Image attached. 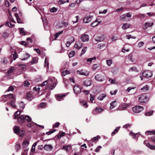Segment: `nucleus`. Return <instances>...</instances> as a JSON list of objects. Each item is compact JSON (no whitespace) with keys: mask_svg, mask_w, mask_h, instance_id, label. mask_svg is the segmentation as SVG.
<instances>
[{"mask_svg":"<svg viewBox=\"0 0 155 155\" xmlns=\"http://www.w3.org/2000/svg\"><path fill=\"white\" fill-rule=\"evenodd\" d=\"M13 129L14 133L20 136H22L25 134V131L24 130H20L18 127L15 126L13 127Z\"/></svg>","mask_w":155,"mask_h":155,"instance_id":"obj_1","label":"nucleus"},{"mask_svg":"<svg viewBox=\"0 0 155 155\" xmlns=\"http://www.w3.org/2000/svg\"><path fill=\"white\" fill-rule=\"evenodd\" d=\"M3 98H4L7 99L6 101L9 100V101H15L16 98L12 94H9L7 95H5L2 96Z\"/></svg>","mask_w":155,"mask_h":155,"instance_id":"obj_2","label":"nucleus"},{"mask_svg":"<svg viewBox=\"0 0 155 155\" xmlns=\"http://www.w3.org/2000/svg\"><path fill=\"white\" fill-rule=\"evenodd\" d=\"M149 99L147 98V97L144 95H142L139 98V101L143 103H146L147 102Z\"/></svg>","mask_w":155,"mask_h":155,"instance_id":"obj_3","label":"nucleus"},{"mask_svg":"<svg viewBox=\"0 0 155 155\" xmlns=\"http://www.w3.org/2000/svg\"><path fill=\"white\" fill-rule=\"evenodd\" d=\"M142 75L145 77L150 78L152 75V72L146 70L144 71L142 73Z\"/></svg>","mask_w":155,"mask_h":155,"instance_id":"obj_4","label":"nucleus"},{"mask_svg":"<svg viewBox=\"0 0 155 155\" xmlns=\"http://www.w3.org/2000/svg\"><path fill=\"white\" fill-rule=\"evenodd\" d=\"M93 19V16L86 15L84 18L83 21L84 23H88L91 22Z\"/></svg>","mask_w":155,"mask_h":155,"instance_id":"obj_5","label":"nucleus"},{"mask_svg":"<svg viewBox=\"0 0 155 155\" xmlns=\"http://www.w3.org/2000/svg\"><path fill=\"white\" fill-rule=\"evenodd\" d=\"M133 111L135 113H139L142 111L143 108L140 106H136L132 108Z\"/></svg>","mask_w":155,"mask_h":155,"instance_id":"obj_6","label":"nucleus"},{"mask_svg":"<svg viewBox=\"0 0 155 155\" xmlns=\"http://www.w3.org/2000/svg\"><path fill=\"white\" fill-rule=\"evenodd\" d=\"M94 78L97 81H102L104 80V76L101 74H98L95 75Z\"/></svg>","mask_w":155,"mask_h":155,"instance_id":"obj_7","label":"nucleus"},{"mask_svg":"<svg viewBox=\"0 0 155 155\" xmlns=\"http://www.w3.org/2000/svg\"><path fill=\"white\" fill-rule=\"evenodd\" d=\"M80 38L83 42L87 41L89 40V36L87 34H84L81 35Z\"/></svg>","mask_w":155,"mask_h":155,"instance_id":"obj_8","label":"nucleus"},{"mask_svg":"<svg viewBox=\"0 0 155 155\" xmlns=\"http://www.w3.org/2000/svg\"><path fill=\"white\" fill-rule=\"evenodd\" d=\"M81 88L78 85H75L74 87V92L76 94H78L81 91Z\"/></svg>","mask_w":155,"mask_h":155,"instance_id":"obj_9","label":"nucleus"},{"mask_svg":"<svg viewBox=\"0 0 155 155\" xmlns=\"http://www.w3.org/2000/svg\"><path fill=\"white\" fill-rule=\"evenodd\" d=\"M132 15L129 13H128L127 14H125L121 15L120 17V18L122 20H123L124 21L126 20V17H128L130 18L131 17Z\"/></svg>","mask_w":155,"mask_h":155,"instance_id":"obj_10","label":"nucleus"},{"mask_svg":"<svg viewBox=\"0 0 155 155\" xmlns=\"http://www.w3.org/2000/svg\"><path fill=\"white\" fill-rule=\"evenodd\" d=\"M103 110L104 109H103L100 107H96L93 111L92 113L93 114L96 115L103 111Z\"/></svg>","mask_w":155,"mask_h":155,"instance_id":"obj_11","label":"nucleus"},{"mask_svg":"<svg viewBox=\"0 0 155 155\" xmlns=\"http://www.w3.org/2000/svg\"><path fill=\"white\" fill-rule=\"evenodd\" d=\"M91 81L90 79H87L84 81L83 85V86L87 87L90 86L91 84Z\"/></svg>","mask_w":155,"mask_h":155,"instance_id":"obj_12","label":"nucleus"},{"mask_svg":"<svg viewBox=\"0 0 155 155\" xmlns=\"http://www.w3.org/2000/svg\"><path fill=\"white\" fill-rule=\"evenodd\" d=\"M82 43L80 41H77L76 42L74 47L76 48L79 49L82 47Z\"/></svg>","mask_w":155,"mask_h":155,"instance_id":"obj_13","label":"nucleus"},{"mask_svg":"<svg viewBox=\"0 0 155 155\" xmlns=\"http://www.w3.org/2000/svg\"><path fill=\"white\" fill-rule=\"evenodd\" d=\"M44 149L46 151H50L52 150L53 147L51 145L45 144L44 146Z\"/></svg>","mask_w":155,"mask_h":155,"instance_id":"obj_14","label":"nucleus"},{"mask_svg":"<svg viewBox=\"0 0 155 155\" xmlns=\"http://www.w3.org/2000/svg\"><path fill=\"white\" fill-rule=\"evenodd\" d=\"M144 143L146 144V146L151 150H155V146L154 145L151 144L148 142L146 144L145 141H144Z\"/></svg>","mask_w":155,"mask_h":155,"instance_id":"obj_15","label":"nucleus"},{"mask_svg":"<svg viewBox=\"0 0 155 155\" xmlns=\"http://www.w3.org/2000/svg\"><path fill=\"white\" fill-rule=\"evenodd\" d=\"M25 116L23 115H20L18 119V122L21 124H22L24 122Z\"/></svg>","mask_w":155,"mask_h":155,"instance_id":"obj_16","label":"nucleus"},{"mask_svg":"<svg viewBox=\"0 0 155 155\" xmlns=\"http://www.w3.org/2000/svg\"><path fill=\"white\" fill-rule=\"evenodd\" d=\"M129 105V104H126V103H123L119 107L118 110H123L126 108V107Z\"/></svg>","mask_w":155,"mask_h":155,"instance_id":"obj_17","label":"nucleus"},{"mask_svg":"<svg viewBox=\"0 0 155 155\" xmlns=\"http://www.w3.org/2000/svg\"><path fill=\"white\" fill-rule=\"evenodd\" d=\"M131 26V25L130 24L126 23L123 24L122 28L123 29L125 30L129 28Z\"/></svg>","mask_w":155,"mask_h":155,"instance_id":"obj_18","label":"nucleus"},{"mask_svg":"<svg viewBox=\"0 0 155 155\" xmlns=\"http://www.w3.org/2000/svg\"><path fill=\"white\" fill-rule=\"evenodd\" d=\"M25 98L28 100L31 101L33 99V97L32 94L30 93H28L27 94Z\"/></svg>","mask_w":155,"mask_h":155,"instance_id":"obj_19","label":"nucleus"},{"mask_svg":"<svg viewBox=\"0 0 155 155\" xmlns=\"http://www.w3.org/2000/svg\"><path fill=\"white\" fill-rule=\"evenodd\" d=\"M65 96V94H58L56 96V99L58 101H60L61 99Z\"/></svg>","mask_w":155,"mask_h":155,"instance_id":"obj_20","label":"nucleus"},{"mask_svg":"<svg viewBox=\"0 0 155 155\" xmlns=\"http://www.w3.org/2000/svg\"><path fill=\"white\" fill-rule=\"evenodd\" d=\"M104 37L103 35H101L100 36L97 37L96 38V40L99 41H103Z\"/></svg>","mask_w":155,"mask_h":155,"instance_id":"obj_21","label":"nucleus"},{"mask_svg":"<svg viewBox=\"0 0 155 155\" xmlns=\"http://www.w3.org/2000/svg\"><path fill=\"white\" fill-rule=\"evenodd\" d=\"M153 24L154 23L153 22H146L145 24V26L146 27V28H147L148 27H150L153 26Z\"/></svg>","mask_w":155,"mask_h":155,"instance_id":"obj_22","label":"nucleus"},{"mask_svg":"<svg viewBox=\"0 0 155 155\" xmlns=\"http://www.w3.org/2000/svg\"><path fill=\"white\" fill-rule=\"evenodd\" d=\"M17 58L18 56L16 51L15 52L14 54L11 55L10 57V58L11 59H12V58H13L14 60H15Z\"/></svg>","mask_w":155,"mask_h":155,"instance_id":"obj_23","label":"nucleus"},{"mask_svg":"<svg viewBox=\"0 0 155 155\" xmlns=\"http://www.w3.org/2000/svg\"><path fill=\"white\" fill-rule=\"evenodd\" d=\"M23 56L24 58L21 59V60L24 61L27 60L30 57V55L28 54H23Z\"/></svg>","mask_w":155,"mask_h":155,"instance_id":"obj_24","label":"nucleus"},{"mask_svg":"<svg viewBox=\"0 0 155 155\" xmlns=\"http://www.w3.org/2000/svg\"><path fill=\"white\" fill-rule=\"evenodd\" d=\"M87 50V47H84L83 48L82 50L81 53L80 54V56H82L83 54H84L86 52Z\"/></svg>","mask_w":155,"mask_h":155,"instance_id":"obj_25","label":"nucleus"},{"mask_svg":"<svg viewBox=\"0 0 155 155\" xmlns=\"http://www.w3.org/2000/svg\"><path fill=\"white\" fill-rule=\"evenodd\" d=\"M106 96V95L104 94L100 95L98 97L97 99L100 101L102 100Z\"/></svg>","mask_w":155,"mask_h":155,"instance_id":"obj_26","label":"nucleus"},{"mask_svg":"<svg viewBox=\"0 0 155 155\" xmlns=\"http://www.w3.org/2000/svg\"><path fill=\"white\" fill-rule=\"evenodd\" d=\"M145 133L146 135L154 134H155V130L147 131L145 132Z\"/></svg>","mask_w":155,"mask_h":155,"instance_id":"obj_27","label":"nucleus"},{"mask_svg":"<svg viewBox=\"0 0 155 155\" xmlns=\"http://www.w3.org/2000/svg\"><path fill=\"white\" fill-rule=\"evenodd\" d=\"M145 133L146 135L154 134H155V130L147 131L145 132Z\"/></svg>","mask_w":155,"mask_h":155,"instance_id":"obj_28","label":"nucleus"},{"mask_svg":"<svg viewBox=\"0 0 155 155\" xmlns=\"http://www.w3.org/2000/svg\"><path fill=\"white\" fill-rule=\"evenodd\" d=\"M20 112L19 111L16 112L14 114V117L15 119H16L20 115Z\"/></svg>","mask_w":155,"mask_h":155,"instance_id":"obj_29","label":"nucleus"},{"mask_svg":"<svg viewBox=\"0 0 155 155\" xmlns=\"http://www.w3.org/2000/svg\"><path fill=\"white\" fill-rule=\"evenodd\" d=\"M20 32L22 35H26L25 32L23 28H20Z\"/></svg>","mask_w":155,"mask_h":155,"instance_id":"obj_30","label":"nucleus"},{"mask_svg":"<svg viewBox=\"0 0 155 155\" xmlns=\"http://www.w3.org/2000/svg\"><path fill=\"white\" fill-rule=\"evenodd\" d=\"M25 119L28 122H31V118L28 115H26L24 116Z\"/></svg>","mask_w":155,"mask_h":155,"instance_id":"obj_31","label":"nucleus"},{"mask_svg":"<svg viewBox=\"0 0 155 155\" xmlns=\"http://www.w3.org/2000/svg\"><path fill=\"white\" fill-rule=\"evenodd\" d=\"M81 104L86 108H87L88 106L87 102L84 101H81Z\"/></svg>","mask_w":155,"mask_h":155,"instance_id":"obj_32","label":"nucleus"},{"mask_svg":"<svg viewBox=\"0 0 155 155\" xmlns=\"http://www.w3.org/2000/svg\"><path fill=\"white\" fill-rule=\"evenodd\" d=\"M62 149L68 151L70 150L71 147L69 146H64L62 147Z\"/></svg>","mask_w":155,"mask_h":155,"instance_id":"obj_33","label":"nucleus"},{"mask_svg":"<svg viewBox=\"0 0 155 155\" xmlns=\"http://www.w3.org/2000/svg\"><path fill=\"white\" fill-rule=\"evenodd\" d=\"M116 102V101H114L112 102L110 104V109H112L116 105L114 104V103Z\"/></svg>","mask_w":155,"mask_h":155,"instance_id":"obj_34","label":"nucleus"},{"mask_svg":"<svg viewBox=\"0 0 155 155\" xmlns=\"http://www.w3.org/2000/svg\"><path fill=\"white\" fill-rule=\"evenodd\" d=\"M15 101H11L9 103L10 106L13 107H15L16 105H15L14 102Z\"/></svg>","mask_w":155,"mask_h":155,"instance_id":"obj_35","label":"nucleus"},{"mask_svg":"<svg viewBox=\"0 0 155 155\" xmlns=\"http://www.w3.org/2000/svg\"><path fill=\"white\" fill-rule=\"evenodd\" d=\"M75 54V52L74 51H72L70 52L69 54V58H71L73 57Z\"/></svg>","mask_w":155,"mask_h":155,"instance_id":"obj_36","label":"nucleus"},{"mask_svg":"<svg viewBox=\"0 0 155 155\" xmlns=\"http://www.w3.org/2000/svg\"><path fill=\"white\" fill-rule=\"evenodd\" d=\"M119 127H117L114 130V131L113 132L111 133V135L112 136H114L116 133L117 132L118 130H119Z\"/></svg>","mask_w":155,"mask_h":155,"instance_id":"obj_37","label":"nucleus"},{"mask_svg":"<svg viewBox=\"0 0 155 155\" xmlns=\"http://www.w3.org/2000/svg\"><path fill=\"white\" fill-rule=\"evenodd\" d=\"M70 72L69 71L66 70L64 71H63L62 72V74L64 76H65L66 74H69Z\"/></svg>","mask_w":155,"mask_h":155,"instance_id":"obj_38","label":"nucleus"},{"mask_svg":"<svg viewBox=\"0 0 155 155\" xmlns=\"http://www.w3.org/2000/svg\"><path fill=\"white\" fill-rule=\"evenodd\" d=\"M97 20H96L95 21H94V22H93L91 24V26L93 27H94L97 26L98 25V24H97Z\"/></svg>","mask_w":155,"mask_h":155,"instance_id":"obj_39","label":"nucleus"},{"mask_svg":"<svg viewBox=\"0 0 155 155\" xmlns=\"http://www.w3.org/2000/svg\"><path fill=\"white\" fill-rule=\"evenodd\" d=\"M56 85V83H54L52 85L50 86V85H48V87L51 90H52L55 87V85Z\"/></svg>","mask_w":155,"mask_h":155,"instance_id":"obj_40","label":"nucleus"},{"mask_svg":"<svg viewBox=\"0 0 155 155\" xmlns=\"http://www.w3.org/2000/svg\"><path fill=\"white\" fill-rule=\"evenodd\" d=\"M34 124L35 123L32 122H31L30 123H28L27 124V125L28 127H33L34 126Z\"/></svg>","mask_w":155,"mask_h":155,"instance_id":"obj_41","label":"nucleus"},{"mask_svg":"<svg viewBox=\"0 0 155 155\" xmlns=\"http://www.w3.org/2000/svg\"><path fill=\"white\" fill-rule=\"evenodd\" d=\"M96 58L95 57H94L93 58H90L87 59V62H91L93 60H96Z\"/></svg>","mask_w":155,"mask_h":155,"instance_id":"obj_42","label":"nucleus"},{"mask_svg":"<svg viewBox=\"0 0 155 155\" xmlns=\"http://www.w3.org/2000/svg\"><path fill=\"white\" fill-rule=\"evenodd\" d=\"M20 107L21 108L23 109L25 107V105L22 102H21L19 104Z\"/></svg>","mask_w":155,"mask_h":155,"instance_id":"obj_43","label":"nucleus"},{"mask_svg":"<svg viewBox=\"0 0 155 155\" xmlns=\"http://www.w3.org/2000/svg\"><path fill=\"white\" fill-rule=\"evenodd\" d=\"M153 113V111H150L148 112L145 113V115L146 116H150Z\"/></svg>","mask_w":155,"mask_h":155,"instance_id":"obj_44","label":"nucleus"},{"mask_svg":"<svg viewBox=\"0 0 155 155\" xmlns=\"http://www.w3.org/2000/svg\"><path fill=\"white\" fill-rule=\"evenodd\" d=\"M144 45V43L143 41H140L138 43L137 45L138 47L140 48L142 47Z\"/></svg>","mask_w":155,"mask_h":155,"instance_id":"obj_45","label":"nucleus"},{"mask_svg":"<svg viewBox=\"0 0 155 155\" xmlns=\"http://www.w3.org/2000/svg\"><path fill=\"white\" fill-rule=\"evenodd\" d=\"M29 143V142L27 140H25L23 141V145L26 146H28Z\"/></svg>","mask_w":155,"mask_h":155,"instance_id":"obj_46","label":"nucleus"},{"mask_svg":"<svg viewBox=\"0 0 155 155\" xmlns=\"http://www.w3.org/2000/svg\"><path fill=\"white\" fill-rule=\"evenodd\" d=\"M106 63L109 66H110L112 63V61L111 59L107 60L106 61Z\"/></svg>","mask_w":155,"mask_h":155,"instance_id":"obj_47","label":"nucleus"},{"mask_svg":"<svg viewBox=\"0 0 155 155\" xmlns=\"http://www.w3.org/2000/svg\"><path fill=\"white\" fill-rule=\"evenodd\" d=\"M74 41H75V40H74V38H73V41L72 42H70L69 41H68L67 42L66 44V45L67 47H69L70 46V45L72 42H74Z\"/></svg>","mask_w":155,"mask_h":155,"instance_id":"obj_48","label":"nucleus"},{"mask_svg":"<svg viewBox=\"0 0 155 155\" xmlns=\"http://www.w3.org/2000/svg\"><path fill=\"white\" fill-rule=\"evenodd\" d=\"M56 130H50L49 131L47 132L46 133V134H47L48 135H50V134H51L53 133Z\"/></svg>","mask_w":155,"mask_h":155,"instance_id":"obj_49","label":"nucleus"},{"mask_svg":"<svg viewBox=\"0 0 155 155\" xmlns=\"http://www.w3.org/2000/svg\"><path fill=\"white\" fill-rule=\"evenodd\" d=\"M148 86L147 85H146L145 86H144L143 87H142L141 88V90H148Z\"/></svg>","mask_w":155,"mask_h":155,"instance_id":"obj_50","label":"nucleus"},{"mask_svg":"<svg viewBox=\"0 0 155 155\" xmlns=\"http://www.w3.org/2000/svg\"><path fill=\"white\" fill-rule=\"evenodd\" d=\"M47 58H45V67H47V68H48V67L49 63L48 61L47 62L46 61H47Z\"/></svg>","mask_w":155,"mask_h":155,"instance_id":"obj_51","label":"nucleus"},{"mask_svg":"<svg viewBox=\"0 0 155 155\" xmlns=\"http://www.w3.org/2000/svg\"><path fill=\"white\" fill-rule=\"evenodd\" d=\"M24 86L25 87H28L30 84V83L27 81H25L24 83Z\"/></svg>","mask_w":155,"mask_h":155,"instance_id":"obj_52","label":"nucleus"},{"mask_svg":"<svg viewBox=\"0 0 155 155\" xmlns=\"http://www.w3.org/2000/svg\"><path fill=\"white\" fill-rule=\"evenodd\" d=\"M64 134H65L64 132H62L60 134L58 135L57 136V137H58V138H60L61 137L64 136Z\"/></svg>","mask_w":155,"mask_h":155,"instance_id":"obj_53","label":"nucleus"},{"mask_svg":"<svg viewBox=\"0 0 155 155\" xmlns=\"http://www.w3.org/2000/svg\"><path fill=\"white\" fill-rule=\"evenodd\" d=\"M102 148V147L101 146H98L95 150V152H98L100 151V150Z\"/></svg>","mask_w":155,"mask_h":155,"instance_id":"obj_54","label":"nucleus"},{"mask_svg":"<svg viewBox=\"0 0 155 155\" xmlns=\"http://www.w3.org/2000/svg\"><path fill=\"white\" fill-rule=\"evenodd\" d=\"M109 81L110 82V83L112 84L115 83H116V81L115 79H109Z\"/></svg>","mask_w":155,"mask_h":155,"instance_id":"obj_55","label":"nucleus"},{"mask_svg":"<svg viewBox=\"0 0 155 155\" xmlns=\"http://www.w3.org/2000/svg\"><path fill=\"white\" fill-rule=\"evenodd\" d=\"M14 70L15 69L14 68L12 67L11 68V69L10 70L8 71V74L11 73L12 72H13Z\"/></svg>","mask_w":155,"mask_h":155,"instance_id":"obj_56","label":"nucleus"},{"mask_svg":"<svg viewBox=\"0 0 155 155\" xmlns=\"http://www.w3.org/2000/svg\"><path fill=\"white\" fill-rule=\"evenodd\" d=\"M138 134H134V133H133V132H130V133H129V134L130 135H131V136H133V137L134 138H136V136Z\"/></svg>","mask_w":155,"mask_h":155,"instance_id":"obj_57","label":"nucleus"},{"mask_svg":"<svg viewBox=\"0 0 155 155\" xmlns=\"http://www.w3.org/2000/svg\"><path fill=\"white\" fill-rule=\"evenodd\" d=\"M98 67V65L97 64H94L93 65L92 69L93 71H95L96 69Z\"/></svg>","mask_w":155,"mask_h":155,"instance_id":"obj_58","label":"nucleus"},{"mask_svg":"<svg viewBox=\"0 0 155 155\" xmlns=\"http://www.w3.org/2000/svg\"><path fill=\"white\" fill-rule=\"evenodd\" d=\"M66 2V1L64 0H59L58 2V3L59 5H61L64 4Z\"/></svg>","mask_w":155,"mask_h":155,"instance_id":"obj_59","label":"nucleus"},{"mask_svg":"<svg viewBox=\"0 0 155 155\" xmlns=\"http://www.w3.org/2000/svg\"><path fill=\"white\" fill-rule=\"evenodd\" d=\"M40 107H44L46 106V104L44 103H42L40 104Z\"/></svg>","mask_w":155,"mask_h":155,"instance_id":"obj_60","label":"nucleus"},{"mask_svg":"<svg viewBox=\"0 0 155 155\" xmlns=\"http://www.w3.org/2000/svg\"><path fill=\"white\" fill-rule=\"evenodd\" d=\"M57 9L55 7L51 8L50 10V12H54L56 11Z\"/></svg>","mask_w":155,"mask_h":155,"instance_id":"obj_61","label":"nucleus"},{"mask_svg":"<svg viewBox=\"0 0 155 155\" xmlns=\"http://www.w3.org/2000/svg\"><path fill=\"white\" fill-rule=\"evenodd\" d=\"M14 88L12 86H10L8 87L7 91H13L14 90Z\"/></svg>","mask_w":155,"mask_h":155,"instance_id":"obj_62","label":"nucleus"},{"mask_svg":"<svg viewBox=\"0 0 155 155\" xmlns=\"http://www.w3.org/2000/svg\"><path fill=\"white\" fill-rule=\"evenodd\" d=\"M37 59V58L36 57H34L33 58H32V60L31 61V62L32 63H36V61Z\"/></svg>","mask_w":155,"mask_h":155,"instance_id":"obj_63","label":"nucleus"},{"mask_svg":"<svg viewBox=\"0 0 155 155\" xmlns=\"http://www.w3.org/2000/svg\"><path fill=\"white\" fill-rule=\"evenodd\" d=\"M90 95H91V97L90 98V101L91 103H93V101L94 99V96L92 95V94H90Z\"/></svg>","mask_w":155,"mask_h":155,"instance_id":"obj_64","label":"nucleus"}]
</instances>
